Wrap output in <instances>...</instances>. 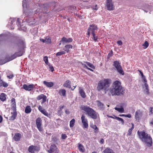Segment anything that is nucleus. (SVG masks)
Returning a JSON list of instances; mask_svg holds the SVG:
<instances>
[{
    "mask_svg": "<svg viewBox=\"0 0 153 153\" xmlns=\"http://www.w3.org/2000/svg\"><path fill=\"white\" fill-rule=\"evenodd\" d=\"M6 95L4 93H2L0 94V100L2 101H4L6 100Z\"/></svg>",
    "mask_w": 153,
    "mask_h": 153,
    "instance_id": "obj_25",
    "label": "nucleus"
},
{
    "mask_svg": "<svg viewBox=\"0 0 153 153\" xmlns=\"http://www.w3.org/2000/svg\"><path fill=\"white\" fill-rule=\"evenodd\" d=\"M131 124L132 125V127L131 128V129L133 130L134 128V123H132Z\"/></svg>",
    "mask_w": 153,
    "mask_h": 153,
    "instance_id": "obj_58",
    "label": "nucleus"
},
{
    "mask_svg": "<svg viewBox=\"0 0 153 153\" xmlns=\"http://www.w3.org/2000/svg\"><path fill=\"white\" fill-rule=\"evenodd\" d=\"M91 127L95 130L94 132L95 133H97L98 132L99 128L95 125L91 124Z\"/></svg>",
    "mask_w": 153,
    "mask_h": 153,
    "instance_id": "obj_28",
    "label": "nucleus"
},
{
    "mask_svg": "<svg viewBox=\"0 0 153 153\" xmlns=\"http://www.w3.org/2000/svg\"><path fill=\"white\" fill-rule=\"evenodd\" d=\"M104 142V140L102 138H101L100 141V142L101 143H103Z\"/></svg>",
    "mask_w": 153,
    "mask_h": 153,
    "instance_id": "obj_57",
    "label": "nucleus"
},
{
    "mask_svg": "<svg viewBox=\"0 0 153 153\" xmlns=\"http://www.w3.org/2000/svg\"><path fill=\"white\" fill-rule=\"evenodd\" d=\"M21 137V135L20 134L16 133L15 134L13 139L16 141H18L20 140Z\"/></svg>",
    "mask_w": 153,
    "mask_h": 153,
    "instance_id": "obj_20",
    "label": "nucleus"
},
{
    "mask_svg": "<svg viewBox=\"0 0 153 153\" xmlns=\"http://www.w3.org/2000/svg\"><path fill=\"white\" fill-rule=\"evenodd\" d=\"M72 46L71 45H67L65 46L63 50L66 52L68 53L70 49H72Z\"/></svg>",
    "mask_w": 153,
    "mask_h": 153,
    "instance_id": "obj_19",
    "label": "nucleus"
},
{
    "mask_svg": "<svg viewBox=\"0 0 153 153\" xmlns=\"http://www.w3.org/2000/svg\"><path fill=\"white\" fill-rule=\"evenodd\" d=\"M52 141H53L54 142H56L58 140V139L57 137L56 136H52Z\"/></svg>",
    "mask_w": 153,
    "mask_h": 153,
    "instance_id": "obj_39",
    "label": "nucleus"
},
{
    "mask_svg": "<svg viewBox=\"0 0 153 153\" xmlns=\"http://www.w3.org/2000/svg\"><path fill=\"white\" fill-rule=\"evenodd\" d=\"M105 7L107 10H112L114 9V6L112 0H106Z\"/></svg>",
    "mask_w": 153,
    "mask_h": 153,
    "instance_id": "obj_8",
    "label": "nucleus"
},
{
    "mask_svg": "<svg viewBox=\"0 0 153 153\" xmlns=\"http://www.w3.org/2000/svg\"><path fill=\"white\" fill-rule=\"evenodd\" d=\"M111 82V79L108 78L100 80L97 84V90L99 91H104L106 93V91L108 90Z\"/></svg>",
    "mask_w": 153,
    "mask_h": 153,
    "instance_id": "obj_2",
    "label": "nucleus"
},
{
    "mask_svg": "<svg viewBox=\"0 0 153 153\" xmlns=\"http://www.w3.org/2000/svg\"><path fill=\"white\" fill-rule=\"evenodd\" d=\"M125 117L130 118L131 117V115L130 114H125Z\"/></svg>",
    "mask_w": 153,
    "mask_h": 153,
    "instance_id": "obj_51",
    "label": "nucleus"
},
{
    "mask_svg": "<svg viewBox=\"0 0 153 153\" xmlns=\"http://www.w3.org/2000/svg\"><path fill=\"white\" fill-rule=\"evenodd\" d=\"M43 60L45 61V63L46 65H48V57L47 56H45L43 58Z\"/></svg>",
    "mask_w": 153,
    "mask_h": 153,
    "instance_id": "obj_41",
    "label": "nucleus"
},
{
    "mask_svg": "<svg viewBox=\"0 0 153 153\" xmlns=\"http://www.w3.org/2000/svg\"><path fill=\"white\" fill-rule=\"evenodd\" d=\"M79 93L82 98H84L86 97L85 93L82 89H81L79 91Z\"/></svg>",
    "mask_w": 153,
    "mask_h": 153,
    "instance_id": "obj_30",
    "label": "nucleus"
},
{
    "mask_svg": "<svg viewBox=\"0 0 153 153\" xmlns=\"http://www.w3.org/2000/svg\"><path fill=\"white\" fill-rule=\"evenodd\" d=\"M35 87V86L32 84H30L28 85L26 84H24L23 85L22 88L26 91H30L32 90Z\"/></svg>",
    "mask_w": 153,
    "mask_h": 153,
    "instance_id": "obj_11",
    "label": "nucleus"
},
{
    "mask_svg": "<svg viewBox=\"0 0 153 153\" xmlns=\"http://www.w3.org/2000/svg\"><path fill=\"white\" fill-rule=\"evenodd\" d=\"M64 106L63 105V106H60L59 107V109L60 110H59V111H61L62 109L63 108H64Z\"/></svg>",
    "mask_w": 153,
    "mask_h": 153,
    "instance_id": "obj_59",
    "label": "nucleus"
},
{
    "mask_svg": "<svg viewBox=\"0 0 153 153\" xmlns=\"http://www.w3.org/2000/svg\"><path fill=\"white\" fill-rule=\"evenodd\" d=\"M7 78H8L9 79H12L14 77V75L13 74H10L9 75H7Z\"/></svg>",
    "mask_w": 153,
    "mask_h": 153,
    "instance_id": "obj_45",
    "label": "nucleus"
},
{
    "mask_svg": "<svg viewBox=\"0 0 153 153\" xmlns=\"http://www.w3.org/2000/svg\"><path fill=\"white\" fill-rule=\"evenodd\" d=\"M13 111L11 112L12 115L10 117L9 120L10 121H13L16 118L17 116V113L16 109H12Z\"/></svg>",
    "mask_w": 153,
    "mask_h": 153,
    "instance_id": "obj_15",
    "label": "nucleus"
},
{
    "mask_svg": "<svg viewBox=\"0 0 153 153\" xmlns=\"http://www.w3.org/2000/svg\"><path fill=\"white\" fill-rule=\"evenodd\" d=\"M98 29L97 26L95 24L90 25L88 29L87 34L88 36L90 34L96 33Z\"/></svg>",
    "mask_w": 153,
    "mask_h": 153,
    "instance_id": "obj_5",
    "label": "nucleus"
},
{
    "mask_svg": "<svg viewBox=\"0 0 153 153\" xmlns=\"http://www.w3.org/2000/svg\"><path fill=\"white\" fill-rule=\"evenodd\" d=\"M143 80H144V82L145 83H147V81L145 78H144Z\"/></svg>",
    "mask_w": 153,
    "mask_h": 153,
    "instance_id": "obj_61",
    "label": "nucleus"
},
{
    "mask_svg": "<svg viewBox=\"0 0 153 153\" xmlns=\"http://www.w3.org/2000/svg\"><path fill=\"white\" fill-rule=\"evenodd\" d=\"M145 86L146 87V89L147 90V92H149V87L148 84H147V83H145Z\"/></svg>",
    "mask_w": 153,
    "mask_h": 153,
    "instance_id": "obj_46",
    "label": "nucleus"
},
{
    "mask_svg": "<svg viewBox=\"0 0 153 153\" xmlns=\"http://www.w3.org/2000/svg\"><path fill=\"white\" fill-rule=\"evenodd\" d=\"M137 134L139 138L143 142L146 143H152V140L150 134L146 133L144 131H137Z\"/></svg>",
    "mask_w": 153,
    "mask_h": 153,
    "instance_id": "obj_3",
    "label": "nucleus"
},
{
    "mask_svg": "<svg viewBox=\"0 0 153 153\" xmlns=\"http://www.w3.org/2000/svg\"><path fill=\"white\" fill-rule=\"evenodd\" d=\"M40 40L41 42H42L43 43L45 42L46 41V38L45 39H40Z\"/></svg>",
    "mask_w": 153,
    "mask_h": 153,
    "instance_id": "obj_50",
    "label": "nucleus"
},
{
    "mask_svg": "<svg viewBox=\"0 0 153 153\" xmlns=\"http://www.w3.org/2000/svg\"><path fill=\"white\" fill-rule=\"evenodd\" d=\"M138 71H139L140 73V74L141 76L142 77H143V76H144L143 75V73L140 70H138Z\"/></svg>",
    "mask_w": 153,
    "mask_h": 153,
    "instance_id": "obj_53",
    "label": "nucleus"
},
{
    "mask_svg": "<svg viewBox=\"0 0 153 153\" xmlns=\"http://www.w3.org/2000/svg\"><path fill=\"white\" fill-rule=\"evenodd\" d=\"M67 136L65 134H62L61 136V139H65L67 138Z\"/></svg>",
    "mask_w": 153,
    "mask_h": 153,
    "instance_id": "obj_43",
    "label": "nucleus"
},
{
    "mask_svg": "<svg viewBox=\"0 0 153 153\" xmlns=\"http://www.w3.org/2000/svg\"><path fill=\"white\" fill-rule=\"evenodd\" d=\"M47 147L48 149V151L49 153H58V149L54 144H48Z\"/></svg>",
    "mask_w": 153,
    "mask_h": 153,
    "instance_id": "obj_6",
    "label": "nucleus"
},
{
    "mask_svg": "<svg viewBox=\"0 0 153 153\" xmlns=\"http://www.w3.org/2000/svg\"><path fill=\"white\" fill-rule=\"evenodd\" d=\"M107 116L109 118H113V119H115V117H114L112 116H109L108 115H107Z\"/></svg>",
    "mask_w": 153,
    "mask_h": 153,
    "instance_id": "obj_56",
    "label": "nucleus"
},
{
    "mask_svg": "<svg viewBox=\"0 0 153 153\" xmlns=\"http://www.w3.org/2000/svg\"><path fill=\"white\" fill-rule=\"evenodd\" d=\"M113 65L117 69V70L119 73L122 75H124V73L122 69L120 63L118 61H116L114 62Z\"/></svg>",
    "mask_w": 153,
    "mask_h": 153,
    "instance_id": "obj_7",
    "label": "nucleus"
},
{
    "mask_svg": "<svg viewBox=\"0 0 153 153\" xmlns=\"http://www.w3.org/2000/svg\"><path fill=\"white\" fill-rule=\"evenodd\" d=\"M24 53L23 51H20L18 53V54L15 53L12 55L10 57V61L12 60L15 58H16L17 56H22Z\"/></svg>",
    "mask_w": 153,
    "mask_h": 153,
    "instance_id": "obj_14",
    "label": "nucleus"
},
{
    "mask_svg": "<svg viewBox=\"0 0 153 153\" xmlns=\"http://www.w3.org/2000/svg\"><path fill=\"white\" fill-rule=\"evenodd\" d=\"M110 92L112 95H123L124 93V89L121 85V82L116 80L114 82L112 88L110 89Z\"/></svg>",
    "mask_w": 153,
    "mask_h": 153,
    "instance_id": "obj_1",
    "label": "nucleus"
},
{
    "mask_svg": "<svg viewBox=\"0 0 153 153\" xmlns=\"http://www.w3.org/2000/svg\"><path fill=\"white\" fill-rule=\"evenodd\" d=\"M66 90L64 89H61L59 91V93L60 95L63 97L66 96Z\"/></svg>",
    "mask_w": 153,
    "mask_h": 153,
    "instance_id": "obj_26",
    "label": "nucleus"
},
{
    "mask_svg": "<svg viewBox=\"0 0 153 153\" xmlns=\"http://www.w3.org/2000/svg\"><path fill=\"white\" fill-rule=\"evenodd\" d=\"M17 22H18V25H20V22H19V18L17 19L16 23H17Z\"/></svg>",
    "mask_w": 153,
    "mask_h": 153,
    "instance_id": "obj_60",
    "label": "nucleus"
},
{
    "mask_svg": "<svg viewBox=\"0 0 153 153\" xmlns=\"http://www.w3.org/2000/svg\"><path fill=\"white\" fill-rule=\"evenodd\" d=\"M97 105L98 106L100 107L101 108H102L104 106V104L103 103L99 101H97Z\"/></svg>",
    "mask_w": 153,
    "mask_h": 153,
    "instance_id": "obj_40",
    "label": "nucleus"
},
{
    "mask_svg": "<svg viewBox=\"0 0 153 153\" xmlns=\"http://www.w3.org/2000/svg\"><path fill=\"white\" fill-rule=\"evenodd\" d=\"M24 45V42L22 40H19L18 42L16 44V46L18 47H21V46L23 47Z\"/></svg>",
    "mask_w": 153,
    "mask_h": 153,
    "instance_id": "obj_27",
    "label": "nucleus"
},
{
    "mask_svg": "<svg viewBox=\"0 0 153 153\" xmlns=\"http://www.w3.org/2000/svg\"><path fill=\"white\" fill-rule=\"evenodd\" d=\"M133 129H131L130 128V129L128 131V133L127 134V135L128 136H130L131 133H132V131Z\"/></svg>",
    "mask_w": 153,
    "mask_h": 153,
    "instance_id": "obj_44",
    "label": "nucleus"
},
{
    "mask_svg": "<svg viewBox=\"0 0 153 153\" xmlns=\"http://www.w3.org/2000/svg\"><path fill=\"white\" fill-rule=\"evenodd\" d=\"M75 121L74 119H73L70 122V127H73L74 126Z\"/></svg>",
    "mask_w": 153,
    "mask_h": 153,
    "instance_id": "obj_32",
    "label": "nucleus"
},
{
    "mask_svg": "<svg viewBox=\"0 0 153 153\" xmlns=\"http://www.w3.org/2000/svg\"><path fill=\"white\" fill-rule=\"evenodd\" d=\"M125 114H122L119 115V116H120V117H122V116L125 117Z\"/></svg>",
    "mask_w": 153,
    "mask_h": 153,
    "instance_id": "obj_63",
    "label": "nucleus"
},
{
    "mask_svg": "<svg viewBox=\"0 0 153 153\" xmlns=\"http://www.w3.org/2000/svg\"><path fill=\"white\" fill-rule=\"evenodd\" d=\"M46 41L45 42V43H46L47 44H50L51 42V38L50 37H48V38H46Z\"/></svg>",
    "mask_w": 153,
    "mask_h": 153,
    "instance_id": "obj_42",
    "label": "nucleus"
},
{
    "mask_svg": "<svg viewBox=\"0 0 153 153\" xmlns=\"http://www.w3.org/2000/svg\"><path fill=\"white\" fill-rule=\"evenodd\" d=\"M114 116L115 117V119L117 120H118L121 121L123 124H124V122L123 120L119 117H117L115 115H114Z\"/></svg>",
    "mask_w": 153,
    "mask_h": 153,
    "instance_id": "obj_33",
    "label": "nucleus"
},
{
    "mask_svg": "<svg viewBox=\"0 0 153 153\" xmlns=\"http://www.w3.org/2000/svg\"><path fill=\"white\" fill-rule=\"evenodd\" d=\"M40 149L39 146H35L33 145L30 146L28 148V151L31 153H33L35 152H38Z\"/></svg>",
    "mask_w": 153,
    "mask_h": 153,
    "instance_id": "obj_13",
    "label": "nucleus"
},
{
    "mask_svg": "<svg viewBox=\"0 0 153 153\" xmlns=\"http://www.w3.org/2000/svg\"><path fill=\"white\" fill-rule=\"evenodd\" d=\"M65 51H62L57 53L56 54V56H61L63 54H65Z\"/></svg>",
    "mask_w": 153,
    "mask_h": 153,
    "instance_id": "obj_38",
    "label": "nucleus"
},
{
    "mask_svg": "<svg viewBox=\"0 0 153 153\" xmlns=\"http://www.w3.org/2000/svg\"><path fill=\"white\" fill-rule=\"evenodd\" d=\"M38 109L39 111L44 115L47 117H48L49 114H48L47 111L44 109H43L41 105H39V106Z\"/></svg>",
    "mask_w": 153,
    "mask_h": 153,
    "instance_id": "obj_16",
    "label": "nucleus"
},
{
    "mask_svg": "<svg viewBox=\"0 0 153 153\" xmlns=\"http://www.w3.org/2000/svg\"><path fill=\"white\" fill-rule=\"evenodd\" d=\"M36 124L37 126V127L38 130L40 131H42L43 129L41 127L42 125V120L41 118L40 117H38L36 120Z\"/></svg>",
    "mask_w": 153,
    "mask_h": 153,
    "instance_id": "obj_10",
    "label": "nucleus"
},
{
    "mask_svg": "<svg viewBox=\"0 0 153 153\" xmlns=\"http://www.w3.org/2000/svg\"><path fill=\"white\" fill-rule=\"evenodd\" d=\"M47 97L46 95L42 94L38 96L36 99L38 100H40L42 99V102H41V104L42 105L43 107H45L46 106L45 103L46 101Z\"/></svg>",
    "mask_w": 153,
    "mask_h": 153,
    "instance_id": "obj_9",
    "label": "nucleus"
},
{
    "mask_svg": "<svg viewBox=\"0 0 153 153\" xmlns=\"http://www.w3.org/2000/svg\"><path fill=\"white\" fill-rule=\"evenodd\" d=\"M114 109L120 113H123L124 111V108L122 106H120V108L115 107Z\"/></svg>",
    "mask_w": 153,
    "mask_h": 153,
    "instance_id": "obj_29",
    "label": "nucleus"
},
{
    "mask_svg": "<svg viewBox=\"0 0 153 153\" xmlns=\"http://www.w3.org/2000/svg\"><path fill=\"white\" fill-rule=\"evenodd\" d=\"M11 101L12 103L11 106L12 109H16V105L15 99L13 98L11 99Z\"/></svg>",
    "mask_w": 153,
    "mask_h": 153,
    "instance_id": "obj_21",
    "label": "nucleus"
},
{
    "mask_svg": "<svg viewBox=\"0 0 153 153\" xmlns=\"http://www.w3.org/2000/svg\"><path fill=\"white\" fill-rule=\"evenodd\" d=\"M86 63L87 64V65L88 66H89V67H90V68H91L93 69H95V67L94 66L92 63H91L89 62H86Z\"/></svg>",
    "mask_w": 153,
    "mask_h": 153,
    "instance_id": "obj_36",
    "label": "nucleus"
},
{
    "mask_svg": "<svg viewBox=\"0 0 153 153\" xmlns=\"http://www.w3.org/2000/svg\"><path fill=\"white\" fill-rule=\"evenodd\" d=\"M31 111L32 109L30 106L29 105H27L25 108V112L26 114H29L31 112Z\"/></svg>",
    "mask_w": 153,
    "mask_h": 153,
    "instance_id": "obj_24",
    "label": "nucleus"
},
{
    "mask_svg": "<svg viewBox=\"0 0 153 153\" xmlns=\"http://www.w3.org/2000/svg\"><path fill=\"white\" fill-rule=\"evenodd\" d=\"M91 34L93 36L92 39L95 42H96L97 41L98 39L97 36H96L95 33H93Z\"/></svg>",
    "mask_w": 153,
    "mask_h": 153,
    "instance_id": "obj_34",
    "label": "nucleus"
},
{
    "mask_svg": "<svg viewBox=\"0 0 153 153\" xmlns=\"http://www.w3.org/2000/svg\"><path fill=\"white\" fill-rule=\"evenodd\" d=\"M149 45V43L147 41H146L145 43L143 45V46L144 49L146 48Z\"/></svg>",
    "mask_w": 153,
    "mask_h": 153,
    "instance_id": "obj_35",
    "label": "nucleus"
},
{
    "mask_svg": "<svg viewBox=\"0 0 153 153\" xmlns=\"http://www.w3.org/2000/svg\"><path fill=\"white\" fill-rule=\"evenodd\" d=\"M117 43L119 45H121L123 44V42L121 41H118L117 42Z\"/></svg>",
    "mask_w": 153,
    "mask_h": 153,
    "instance_id": "obj_49",
    "label": "nucleus"
},
{
    "mask_svg": "<svg viewBox=\"0 0 153 153\" xmlns=\"http://www.w3.org/2000/svg\"><path fill=\"white\" fill-rule=\"evenodd\" d=\"M150 123L151 124L153 125V119H152L151 121L150 122Z\"/></svg>",
    "mask_w": 153,
    "mask_h": 153,
    "instance_id": "obj_64",
    "label": "nucleus"
},
{
    "mask_svg": "<svg viewBox=\"0 0 153 153\" xmlns=\"http://www.w3.org/2000/svg\"><path fill=\"white\" fill-rule=\"evenodd\" d=\"M97 7V5H95V6H93L92 7L93 9L95 10H97L98 9Z\"/></svg>",
    "mask_w": 153,
    "mask_h": 153,
    "instance_id": "obj_48",
    "label": "nucleus"
},
{
    "mask_svg": "<svg viewBox=\"0 0 153 153\" xmlns=\"http://www.w3.org/2000/svg\"><path fill=\"white\" fill-rule=\"evenodd\" d=\"M87 69L91 71H93V69H92L90 68H88Z\"/></svg>",
    "mask_w": 153,
    "mask_h": 153,
    "instance_id": "obj_62",
    "label": "nucleus"
},
{
    "mask_svg": "<svg viewBox=\"0 0 153 153\" xmlns=\"http://www.w3.org/2000/svg\"><path fill=\"white\" fill-rule=\"evenodd\" d=\"M153 108L152 107H151L150 108V111L151 112V114H153Z\"/></svg>",
    "mask_w": 153,
    "mask_h": 153,
    "instance_id": "obj_52",
    "label": "nucleus"
},
{
    "mask_svg": "<svg viewBox=\"0 0 153 153\" xmlns=\"http://www.w3.org/2000/svg\"><path fill=\"white\" fill-rule=\"evenodd\" d=\"M3 121V117L1 115H0V123L2 122Z\"/></svg>",
    "mask_w": 153,
    "mask_h": 153,
    "instance_id": "obj_54",
    "label": "nucleus"
},
{
    "mask_svg": "<svg viewBox=\"0 0 153 153\" xmlns=\"http://www.w3.org/2000/svg\"><path fill=\"white\" fill-rule=\"evenodd\" d=\"M82 122V123L84 128H87L88 127V121L84 115L82 114L81 117Z\"/></svg>",
    "mask_w": 153,
    "mask_h": 153,
    "instance_id": "obj_12",
    "label": "nucleus"
},
{
    "mask_svg": "<svg viewBox=\"0 0 153 153\" xmlns=\"http://www.w3.org/2000/svg\"><path fill=\"white\" fill-rule=\"evenodd\" d=\"M43 83L47 87L51 88L53 85V83L52 82H48L46 81L43 82Z\"/></svg>",
    "mask_w": 153,
    "mask_h": 153,
    "instance_id": "obj_22",
    "label": "nucleus"
},
{
    "mask_svg": "<svg viewBox=\"0 0 153 153\" xmlns=\"http://www.w3.org/2000/svg\"><path fill=\"white\" fill-rule=\"evenodd\" d=\"M71 82L69 80H68L66 81L65 83L63 84V86L70 88H71Z\"/></svg>",
    "mask_w": 153,
    "mask_h": 153,
    "instance_id": "obj_23",
    "label": "nucleus"
},
{
    "mask_svg": "<svg viewBox=\"0 0 153 153\" xmlns=\"http://www.w3.org/2000/svg\"><path fill=\"white\" fill-rule=\"evenodd\" d=\"M143 114V113L142 111L139 110L137 111L135 113V119L137 120H139V119L141 117Z\"/></svg>",
    "mask_w": 153,
    "mask_h": 153,
    "instance_id": "obj_17",
    "label": "nucleus"
},
{
    "mask_svg": "<svg viewBox=\"0 0 153 153\" xmlns=\"http://www.w3.org/2000/svg\"><path fill=\"white\" fill-rule=\"evenodd\" d=\"M72 41L73 39L71 38L67 39L64 37L62 38L61 41L63 43H69L72 42Z\"/></svg>",
    "mask_w": 153,
    "mask_h": 153,
    "instance_id": "obj_18",
    "label": "nucleus"
},
{
    "mask_svg": "<svg viewBox=\"0 0 153 153\" xmlns=\"http://www.w3.org/2000/svg\"><path fill=\"white\" fill-rule=\"evenodd\" d=\"M80 108L82 110L86 112V114L91 118L95 119L97 118L96 111L92 108L87 105H81Z\"/></svg>",
    "mask_w": 153,
    "mask_h": 153,
    "instance_id": "obj_4",
    "label": "nucleus"
},
{
    "mask_svg": "<svg viewBox=\"0 0 153 153\" xmlns=\"http://www.w3.org/2000/svg\"><path fill=\"white\" fill-rule=\"evenodd\" d=\"M65 112L67 114H69L70 113L68 109H66L65 110Z\"/></svg>",
    "mask_w": 153,
    "mask_h": 153,
    "instance_id": "obj_55",
    "label": "nucleus"
},
{
    "mask_svg": "<svg viewBox=\"0 0 153 153\" xmlns=\"http://www.w3.org/2000/svg\"><path fill=\"white\" fill-rule=\"evenodd\" d=\"M79 150L81 152H83L85 151V148L81 144H79L78 146Z\"/></svg>",
    "mask_w": 153,
    "mask_h": 153,
    "instance_id": "obj_31",
    "label": "nucleus"
},
{
    "mask_svg": "<svg viewBox=\"0 0 153 153\" xmlns=\"http://www.w3.org/2000/svg\"><path fill=\"white\" fill-rule=\"evenodd\" d=\"M49 71L51 72H53L54 71V68L52 66H50L49 67Z\"/></svg>",
    "mask_w": 153,
    "mask_h": 153,
    "instance_id": "obj_47",
    "label": "nucleus"
},
{
    "mask_svg": "<svg viewBox=\"0 0 153 153\" xmlns=\"http://www.w3.org/2000/svg\"><path fill=\"white\" fill-rule=\"evenodd\" d=\"M113 54V52L112 50L110 51L109 53L107 55V58L108 59H109L111 57Z\"/></svg>",
    "mask_w": 153,
    "mask_h": 153,
    "instance_id": "obj_37",
    "label": "nucleus"
}]
</instances>
